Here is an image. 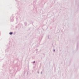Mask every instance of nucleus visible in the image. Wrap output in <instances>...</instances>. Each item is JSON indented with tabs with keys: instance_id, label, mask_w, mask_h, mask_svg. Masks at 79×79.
<instances>
[{
	"instance_id": "f257e3e1",
	"label": "nucleus",
	"mask_w": 79,
	"mask_h": 79,
	"mask_svg": "<svg viewBox=\"0 0 79 79\" xmlns=\"http://www.w3.org/2000/svg\"><path fill=\"white\" fill-rule=\"evenodd\" d=\"M13 33L10 32L9 33V34H10V35H11V34H12Z\"/></svg>"
},
{
	"instance_id": "f03ea898",
	"label": "nucleus",
	"mask_w": 79,
	"mask_h": 79,
	"mask_svg": "<svg viewBox=\"0 0 79 79\" xmlns=\"http://www.w3.org/2000/svg\"><path fill=\"white\" fill-rule=\"evenodd\" d=\"M37 73H38V74H39V71H37Z\"/></svg>"
},
{
	"instance_id": "7ed1b4c3",
	"label": "nucleus",
	"mask_w": 79,
	"mask_h": 79,
	"mask_svg": "<svg viewBox=\"0 0 79 79\" xmlns=\"http://www.w3.org/2000/svg\"><path fill=\"white\" fill-rule=\"evenodd\" d=\"M35 50L37 51V50H38V49H36Z\"/></svg>"
},
{
	"instance_id": "20e7f679",
	"label": "nucleus",
	"mask_w": 79,
	"mask_h": 79,
	"mask_svg": "<svg viewBox=\"0 0 79 79\" xmlns=\"http://www.w3.org/2000/svg\"><path fill=\"white\" fill-rule=\"evenodd\" d=\"M53 51L54 52H55V49H53Z\"/></svg>"
},
{
	"instance_id": "39448f33",
	"label": "nucleus",
	"mask_w": 79,
	"mask_h": 79,
	"mask_svg": "<svg viewBox=\"0 0 79 79\" xmlns=\"http://www.w3.org/2000/svg\"><path fill=\"white\" fill-rule=\"evenodd\" d=\"M35 63V61H34L33 62V63Z\"/></svg>"
},
{
	"instance_id": "423d86ee",
	"label": "nucleus",
	"mask_w": 79,
	"mask_h": 79,
	"mask_svg": "<svg viewBox=\"0 0 79 79\" xmlns=\"http://www.w3.org/2000/svg\"><path fill=\"white\" fill-rule=\"evenodd\" d=\"M41 74H42V72H41Z\"/></svg>"
}]
</instances>
